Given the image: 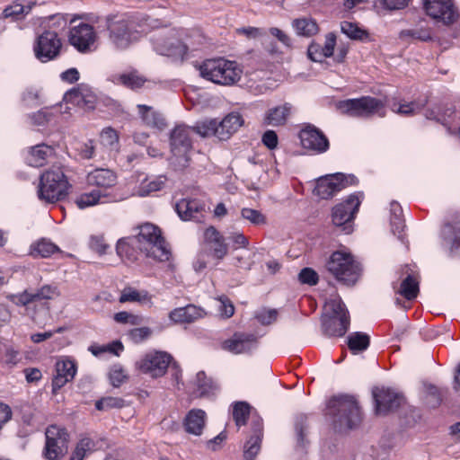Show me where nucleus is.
Returning <instances> with one entry per match:
<instances>
[{"instance_id":"obj_39","label":"nucleus","mask_w":460,"mask_h":460,"mask_svg":"<svg viewBox=\"0 0 460 460\" xmlns=\"http://www.w3.org/2000/svg\"><path fill=\"white\" fill-rule=\"evenodd\" d=\"M106 198V195H102L99 190H93L90 192L82 193L75 199V204L81 209L88 207L94 206L98 203H103L102 199Z\"/></svg>"},{"instance_id":"obj_27","label":"nucleus","mask_w":460,"mask_h":460,"mask_svg":"<svg viewBox=\"0 0 460 460\" xmlns=\"http://www.w3.org/2000/svg\"><path fill=\"white\" fill-rule=\"evenodd\" d=\"M206 423V412L200 409L190 410L185 417L184 428L186 432L200 436Z\"/></svg>"},{"instance_id":"obj_29","label":"nucleus","mask_w":460,"mask_h":460,"mask_svg":"<svg viewBox=\"0 0 460 460\" xmlns=\"http://www.w3.org/2000/svg\"><path fill=\"white\" fill-rule=\"evenodd\" d=\"M166 183V177L164 175L149 176L143 179L135 190V194L139 197H146L161 190Z\"/></svg>"},{"instance_id":"obj_40","label":"nucleus","mask_w":460,"mask_h":460,"mask_svg":"<svg viewBox=\"0 0 460 460\" xmlns=\"http://www.w3.org/2000/svg\"><path fill=\"white\" fill-rule=\"evenodd\" d=\"M293 27L296 33L301 36L310 37L318 31L316 22L310 18L296 19L293 22Z\"/></svg>"},{"instance_id":"obj_25","label":"nucleus","mask_w":460,"mask_h":460,"mask_svg":"<svg viewBox=\"0 0 460 460\" xmlns=\"http://www.w3.org/2000/svg\"><path fill=\"white\" fill-rule=\"evenodd\" d=\"M204 310L194 305L173 309L169 314V318L175 323H190L204 316Z\"/></svg>"},{"instance_id":"obj_2","label":"nucleus","mask_w":460,"mask_h":460,"mask_svg":"<svg viewBox=\"0 0 460 460\" xmlns=\"http://www.w3.org/2000/svg\"><path fill=\"white\" fill-rule=\"evenodd\" d=\"M202 78L220 85H233L242 76L243 69L236 61L224 58L206 59L199 66Z\"/></svg>"},{"instance_id":"obj_4","label":"nucleus","mask_w":460,"mask_h":460,"mask_svg":"<svg viewBox=\"0 0 460 460\" xmlns=\"http://www.w3.org/2000/svg\"><path fill=\"white\" fill-rule=\"evenodd\" d=\"M131 241L137 243V249L147 257L160 261H166L170 259L171 252L162 236L161 230L153 224L141 225L138 234L131 236Z\"/></svg>"},{"instance_id":"obj_3","label":"nucleus","mask_w":460,"mask_h":460,"mask_svg":"<svg viewBox=\"0 0 460 460\" xmlns=\"http://www.w3.org/2000/svg\"><path fill=\"white\" fill-rule=\"evenodd\" d=\"M350 323L349 311L338 295L332 296L324 305L322 328L329 337H342Z\"/></svg>"},{"instance_id":"obj_9","label":"nucleus","mask_w":460,"mask_h":460,"mask_svg":"<svg viewBox=\"0 0 460 460\" xmlns=\"http://www.w3.org/2000/svg\"><path fill=\"white\" fill-rule=\"evenodd\" d=\"M98 35L93 26L80 22L70 28L69 43L80 53H91L98 49Z\"/></svg>"},{"instance_id":"obj_32","label":"nucleus","mask_w":460,"mask_h":460,"mask_svg":"<svg viewBox=\"0 0 460 460\" xmlns=\"http://www.w3.org/2000/svg\"><path fill=\"white\" fill-rule=\"evenodd\" d=\"M54 154L52 146L40 144L33 146L28 156V163L34 167H40L45 164L47 159Z\"/></svg>"},{"instance_id":"obj_10","label":"nucleus","mask_w":460,"mask_h":460,"mask_svg":"<svg viewBox=\"0 0 460 460\" xmlns=\"http://www.w3.org/2000/svg\"><path fill=\"white\" fill-rule=\"evenodd\" d=\"M360 202L358 195L352 194L344 202L337 204L332 208V223L335 226L341 228V232L345 234L352 232V220L358 210Z\"/></svg>"},{"instance_id":"obj_31","label":"nucleus","mask_w":460,"mask_h":460,"mask_svg":"<svg viewBox=\"0 0 460 460\" xmlns=\"http://www.w3.org/2000/svg\"><path fill=\"white\" fill-rule=\"evenodd\" d=\"M138 113L142 121L153 128H163L165 126L163 115L153 109L151 106L138 104Z\"/></svg>"},{"instance_id":"obj_58","label":"nucleus","mask_w":460,"mask_h":460,"mask_svg":"<svg viewBox=\"0 0 460 460\" xmlns=\"http://www.w3.org/2000/svg\"><path fill=\"white\" fill-rule=\"evenodd\" d=\"M306 429H307L306 417H305V416L297 417L296 420V423H295V430H296V437H297V443L300 444L301 446H304V444H305Z\"/></svg>"},{"instance_id":"obj_44","label":"nucleus","mask_w":460,"mask_h":460,"mask_svg":"<svg viewBox=\"0 0 460 460\" xmlns=\"http://www.w3.org/2000/svg\"><path fill=\"white\" fill-rule=\"evenodd\" d=\"M34 293L36 301L38 300H52L60 296L61 293L57 285H43Z\"/></svg>"},{"instance_id":"obj_35","label":"nucleus","mask_w":460,"mask_h":460,"mask_svg":"<svg viewBox=\"0 0 460 460\" xmlns=\"http://www.w3.org/2000/svg\"><path fill=\"white\" fill-rule=\"evenodd\" d=\"M369 342V336L364 332H357L348 336V347L353 354L366 350Z\"/></svg>"},{"instance_id":"obj_8","label":"nucleus","mask_w":460,"mask_h":460,"mask_svg":"<svg viewBox=\"0 0 460 460\" xmlns=\"http://www.w3.org/2000/svg\"><path fill=\"white\" fill-rule=\"evenodd\" d=\"M43 456L46 460H61L67 453L69 434L65 428L50 425L47 428Z\"/></svg>"},{"instance_id":"obj_7","label":"nucleus","mask_w":460,"mask_h":460,"mask_svg":"<svg viewBox=\"0 0 460 460\" xmlns=\"http://www.w3.org/2000/svg\"><path fill=\"white\" fill-rule=\"evenodd\" d=\"M385 102L371 96L347 99L337 103V109L343 114L356 118H368L374 114L385 117Z\"/></svg>"},{"instance_id":"obj_20","label":"nucleus","mask_w":460,"mask_h":460,"mask_svg":"<svg viewBox=\"0 0 460 460\" xmlns=\"http://www.w3.org/2000/svg\"><path fill=\"white\" fill-rule=\"evenodd\" d=\"M96 95L92 89L84 84L67 91L64 95V101L84 111L93 110L96 104Z\"/></svg>"},{"instance_id":"obj_33","label":"nucleus","mask_w":460,"mask_h":460,"mask_svg":"<svg viewBox=\"0 0 460 460\" xmlns=\"http://www.w3.org/2000/svg\"><path fill=\"white\" fill-rule=\"evenodd\" d=\"M154 49L160 55L164 56H175L182 55L186 52V47L181 42L177 41L176 44L172 42L164 41L161 38L153 40Z\"/></svg>"},{"instance_id":"obj_16","label":"nucleus","mask_w":460,"mask_h":460,"mask_svg":"<svg viewBox=\"0 0 460 460\" xmlns=\"http://www.w3.org/2000/svg\"><path fill=\"white\" fill-rule=\"evenodd\" d=\"M110 39L118 49H126L133 41V23L126 18L111 19L108 23Z\"/></svg>"},{"instance_id":"obj_19","label":"nucleus","mask_w":460,"mask_h":460,"mask_svg":"<svg viewBox=\"0 0 460 460\" xmlns=\"http://www.w3.org/2000/svg\"><path fill=\"white\" fill-rule=\"evenodd\" d=\"M301 145L305 149L322 154L328 150L329 140L325 135L312 125L305 127L299 133Z\"/></svg>"},{"instance_id":"obj_17","label":"nucleus","mask_w":460,"mask_h":460,"mask_svg":"<svg viewBox=\"0 0 460 460\" xmlns=\"http://www.w3.org/2000/svg\"><path fill=\"white\" fill-rule=\"evenodd\" d=\"M257 337L249 332H236L221 342V349L232 354L249 353L257 348Z\"/></svg>"},{"instance_id":"obj_11","label":"nucleus","mask_w":460,"mask_h":460,"mask_svg":"<svg viewBox=\"0 0 460 460\" xmlns=\"http://www.w3.org/2000/svg\"><path fill=\"white\" fill-rule=\"evenodd\" d=\"M172 360V357L164 351H150L136 362V367L143 374L153 378L164 376Z\"/></svg>"},{"instance_id":"obj_12","label":"nucleus","mask_w":460,"mask_h":460,"mask_svg":"<svg viewBox=\"0 0 460 460\" xmlns=\"http://www.w3.org/2000/svg\"><path fill=\"white\" fill-rule=\"evenodd\" d=\"M191 133V128L177 125L170 135L171 151L181 166H186L189 161V153L192 148Z\"/></svg>"},{"instance_id":"obj_51","label":"nucleus","mask_w":460,"mask_h":460,"mask_svg":"<svg viewBox=\"0 0 460 460\" xmlns=\"http://www.w3.org/2000/svg\"><path fill=\"white\" fill-rule=\"evenodd\" d=\"M123 349H124V347H123L122 343L119 341H116L107 346H91L89 348V350L94 356H100L101 354H102L106 351H109V352L113 353L118 356L123 350Z\"/></svg>"},{"instance_id":"obj_21","label":"nucleus","mask_w":460,"mask_h":460,"mask_svg":"<svg viewBox=\"0 0 460 460\" xmlns=\"http://www.w3.org/2000/svg\"><path fill=\"white\" fill-rule=\"evenodd\" d=\"M373 397L377 414H385L388 411L398 408L403 401L402 395L389 388L384 387L373 390Z\"/></svg>"},{"instance_id":"obj_63","label":"nucleus","mask_w":460,"mask_h":460,"mask_svg":"<svg viewBox=\"0 0 460 460\" xmlns=\"http://www.w3.org/2000/svg\"><path fill=\"white\" fill-rule=\"evenodd\" d=\"M217 300L220 302V312L221 314L226 316V318H229L233 316L234 314V306L232 304V302L229 300V298L226 296H220L217 297Z\"/></svg>"},{"instance_id":"obj_62","label":"nucleus","mask_w":460,"mask_h":460,"mask_svg":"<svg viewBox=\"0 0 460 460\" xmlns=\"http://www.w3.org/2000/svg\"><path fill=\"white\" fill-rule=\"evenodd\" d=\"M400 37L401 38L411 37L414 39L420 40L422 41H427V40H430V38H431L430 34L428 31L416 30V29L402 31L400 33Z\"/></svg>"},{"instance_id":"obj_37","label":"nucleus","mask_w":460,"mask_h":460,"mask_svg":"<svg viewBox=\"0 0 460 460\" xmlns=\"http://www.w3.org/2000/svg\"><path fill=\"white\" fill-rule=\"evenodd\" d=\"M419 293V280L418 279L409 274L401 284L400 294L407 300H412L417 297Z\"/></svg>"},{"instance_id":"obj_52","label":"nucleus","mask_w":460,"mask_h":460,"mask_svg":"<svg viewBox=\"0 0 460 460\" xmlns=\"http://www.w3.org/2000/svg\"><path fill=\"white\" fill-rule=\"evenodd\" d=\"M234 250L246 248L249 244L248 238L241 232H229L226 236Z\"/></svg>"},{"instance_id":"obj_60","label":"nucleus","mask_w":460,"mask_h":460,"mask_svg":"<svg viewBox=\"0 0 460 460\" xmlns=\"http://www.w3.org/2000/svg\"><path fill=\"white\" fill-rule=\"evenodd\" d=\"M50 117L51 113L47 109L40 110L29 115L31 124L36 126L45 125L50 120Z\"/></svg>"},{"instance_id":"obj_50","label":"nucleus","mask_w":460,"mask_h":460,"mask_svg":"<svg viewBox=\"0 0 460 460\" xmlns=\"http://www.w3.org/2000/svg\"><path fill=\"white\" fill-rule=\"evenodd\" d=\"M341 31L352 40H362L367 36L365 31L350 22H342L341 23Z\"/></svg>"},{"instance_id":"obj_34","label":"nucleus","mask_w":460,"mask_h":460,"mask_svg":"<svg viewBox=\"0 0 460 460\" xmlns=\"http://www.w3.org/2000/svg\"><path fill=\"white\" fill-rule=\"evenodd\" d=\"M387 105L390 107V109L402 116H411L419 112L423 106L425 105V102H397L394 100H387L386 101Z\"/></svg>"},{"instance_id":"obj_49","label":"nucleus","mask_w":460,"mask_h":460,"mask_svg":"<svg viewBox=\"0 0 460 460\" xmlns=\"http://www.w3.org/2000/svg\"><path fill=\"white\" fill-rule=\"evenodd\" d=\"M250 413V406L244 402H238L234 405L233 417L238 427L246 423L247 417Z\"/></svg>"},{"instance_id":"obj_64","label":"nucleus","mask_w":460,"mask_h":460,"mask_svg":"<svg viewBox=\"0 0 460 460\" xmlns=\"http://www.w3.org/2000/svg\"><path fill=\"white\" fill-rule=\"evenodd\" d=\"M261 141L265 146L269 149L272 150L277 147L279 143V138L274 130H267L264 132L261 137Z\"/></svg>"},{"instance_id":"obj_59","label":"nucleus","mask_w":460,"mask_h":460,"mask_svg":"<svg viewBox=\"0 0 460 460\" xmlns=\"http://www.w3.org/2000/svg\"><path fill=\"white\" fill-rule=\"evenodd\" d=\"M29 11H30V7L24 6L23 4H19V3H13L12 5L7 6L4 10V15L6 18H8V17L17 18L18 16H20L22 14L28 13Z\"/></svg>"},{"instance_id":"obj_22","label":"nucleus","mask_w":460,"mask_h":460,"mask_svg":"<svg viewBox=\"0 0 460 460\" xmlns=\"http://www.w3.org/2000/svg\"><path fill=\"white\" fill-rule=\"evenodd\" d=\"M77 367L74 360L62 358L56 363V375L52 380L53 393L62 388L66 384L72 381L76 374Z\"/></svg>"},{"instance_id":"obj_48","label":"nucleus","mask_w":460,"mask_h":460,"mask_svg":"<svg viewBox=\"0 0 460 460\" xmlns=\"http://www.w3.org/2000/svg\"><path fill=\"white\" fill-rule=\"evenodd\" d=\"M123 406L124 400L118 397H103L95 402V408L102 411H107L111 409H119Z\"/></svg>"},{"instance_id":"obj_45","label":"nucleus","mask_w":460,"mask_h":460,"mask_svg":"<svg viewBox=\"0 0 460 460\" xmlns=\"http://www.w3.org/2000/svg\"><path fill=\"white\" fill-rule=\"evenodd\" d=\"M196 385L199 396L208 395L215 388L213 381L203 371L197 374Z\"/></svg>"},{"instance_id":"obj_1","label":"nucleus","mask_w":460,"mask_h":460,"mask_svg":"<svg viewBox=\"0 0 460 460\" xmlns=\"http://www.w3.org/2000/svg\"><path fill=\"white\" fill-rule=\"evenodd\" d=\"M328 415L332 419L335 430L347 431L358 427L361 413L356 399L351 395H340L332 398L327 405Z\"/></svg>"},{"instance_id":"obj_53","label":"nucleus","mask_w":460,"mask_h":460,"mask_svg":"<svg viewBox=\"0 0 460 460\" xmlns=\"http://www.w3.org/2000/svg\"><path fill=\"white\" fill-rule=\"evenodd\" d=\"M109 377L112 386L119 387L126 381L128 376L122 367L115 365L111 367Z\"/></svg>"},{"instance_id":"obj_5","label":"nucleus","mask_w":460,"mask_h":460,"mask_svg":"<svg viewBox=\"0 0 460 460\" xmlns=\"http://www.w3.org/2000/svg\"><path fill=\"white\" fill-rule=\"evenodd\" d=\"M69 183L60 167H52L40 176L38 197L47 203H55L67 195Z\"/></svg>"},{"instance_id":"obj_15","label":"nucleus","mask_w":460,"mask_h":460,"mask_svg":"<svg viewBox=\"0 0 460 460\" xmlns=\"http://www.w3.org/2000/svg\"><path fill=\"white\" fill-rule=\"evenodd\" d=\"M424 9L429 16L445 25L454 23L458 18L452 0H425Z\"/></svg>"},{"instance_id":"obj_13","label":"nucleus","mask_w":460,"mask_h":460,"mask_svg":"<svg viewBox=\"0 0 460 460\" xmlns=\"http://www.w3.org/2000/svg\"><path fill=\"white\" fill-rule=\"evenodd\" d=\"M356 181L357 179L353 175L346 176L341 172L327 174L317 179L314 193L321 199H327L347 186L355 184Z\"/></svg>"},{"instance_id":"obj_61","label":"nucleus","mask_w":460,"mask_h":460,"mask_svg":"<svg viewBox=\"0 0 460 460\" xmlns=\"http://www.w3.org/2000/svg\"><path fill=\"white\" fill-rule=\"evenodd\" d=\"M101 138L103 145L111 147H114L119 140L117 132L112 128L103 129L101 134Z\"/></svg>"},{"instance_id":"obj_42","label":"nucleus","mask_w":460,"mask_h":460,"mask_svg":"<svg viewBox=\"0 0 460 460\" xmlns=\"http://www.w3.org/2000/svg\"><path fill=\"white\" fill-rule=\"evenodd\" d=\"M58 247L52 242L42 239L31 246V254L33 256H40L47 258L58 252Z\"/></svg>"},{"instance_id":"obj_41","label":"nucleus","mask_w":460,"mask_h":460,"mask_svg":"<svg viewBox=\"0 0 460 460\" xmlns=\"http://www.w3.org/2000/svg\"><path fill=\"white\" fill-rule=\"evenodd\" d=\"M191 130L202 137H216L217 119L198 121Z\"/></svg>"},{"instance_id":"obj_6","label":"nucleus","mask_w":460,"mask_h":460,"mask_svg":"<svg viewBox=\"0 0 460 460\" xmlns=\"http://www.w3.org/2000/svg\"><path fill=\"white\" fill-rule=\"evenodd\" d=\"M327 270L340 282L355 284L361 274L360 264L348 252L336 251L326 262Z\"/></svg>"},{"instance_id":"obj_43","label":"nucleus","mask_w":460,"mask_h":460,"mask_svg":"<svg viewBox=\"0 0 460 460\" xmlns=\"http://www.w3.org/2000/svg\"><path fill=\"white\" fill-rule=\"evenodd\" d=\"M241 217L253 226H263L267 224V217L260 210L243 208L241 209Z\"/></svg>"},{"instance_id":"obj_56","label":"nucleus","mask_w":460,"mask_h":460,"mask_svg":"<svg viewBox=\"0 0 460 460\" xmlns=\"http://www.w3.org/2000/svg\"><path fill=\"white\" fill-rule=\"evenodd\" d=\"M298 279L301 283L310 286L316 285L319 280L317 272L311 268H304L299 272Z\"/></svg>"},{"instance_id":"obj_30","label":"nucleus","mask_w":460,"mask_h":460,"mask_svg":"<svg viewBox=\"0 0 460 460\" xmlns=\"http://www.w3.org/2000/svg\"><path fill=\"white\" fill-rule=\"evenodd\" d=\"M109 80L115 84H120L131 90L142 87L146 81V78L141 76L137 71L114 74L109 77Z\"/></svg>"},{"instance_id":"obj_14","label":"nucleus","mask_w":460,"mask_h":460,"mask_svg":"<svg viewBox=\"0 0 460 460\" xmlns=\"http://www.w3.org/2000/svg\"><path fill=\"white\" fill-rule=\"evenodd\" d=\"M62 43L56 31H46L37 37L33 45L34 55L40 62L55 59L60 53Z\"/></svg>"},{"instance_id":"obj_54","label":"nucleus","mask_w":460,"mask_h":460,"mask_svg":"<svg viewBox=\"0 0 460 460\" xmlns=\"http://www.w3.org/2000/svg\"><path fill=\"white\" fill-rule=\"evenodd\" d=\"M114 320L119 323H129L131 325H139L143 321L141 316L126 311L115 314Z\"/></svg>"},{"instance_id":"obj_46","label":"nucleus","mask_w":460,"mask_h":460,"mask_svg":"<svg viewBox=\"0 0 460 460\" xmlns=\"http://www.w3.org/2000/svg\"><path fill=\"white\" fill-rule=\"evenodd\" d=\"M151 298L148 296L146 292H138L136 289L128 288L124 289L122 292L119 302L120 303H126V302H141V303H146L150 302Z\"/></svg>"},{"instance_id":"obj_55","label":"nucleus","mask_w":460,"mask_h":460,"mask_svg":"<svg viewBox=\"0 0 460 460\" xmlns=\"http://www.w3.org/2000/svg\"><path fill=\"white\" fill-rule=\"evenodd\" d=\"M152 334L149 327H139L132 329L128 332V337L134 343H140L148 339Z\"/></svg>"},{"instance_id":"obj_57","label":"nucleus","mask_w":460,"mask_h":460,"mask_svg":"<svg viewBox=\"0 0 460 460\" xmlns=\"http://www.w3.org/2000/svg\"><path fill=\"white\" fill-rule=\"evenodd\" d=\"M278 312L275 309H261L256 313V319L263 325H268L276 321Z\"/></svg>"},{"instance_id":"obj_26","label":"nucleus","mask_w":460,"mask_h":460,"mask_svg":"<svg viewBox=\"0 0 460 460\" xmlns=\"http://www.w3.org/2000/svg\"><path fill=\"white\" fill-rule=\"evenodd\" d=\"M117 176L110 169L96 168L87 173L86 181L89 185L107 189L116 184Z\"/></svg>"},{"instance_id":"obj_23","label":"nucleus","mask_w":460,"mask_h":460,"mask_svg":"<svg viewBox=\"0 0 460 460\" xmlns=\"http://www.w3.org/2000/svg\"><path fill=\"white\" fill-rule=\"evenodd\" d=\"M244 123L238 112H230L220 121L217 119L216 137L219 140H228Z\"/></svg>"},{"instance_id":"obj_28","label":"nucleus","mask_w":460,"mask_h":460,"mask_svg":"<svg viewBox=\"0 0 460 460\" xmlns=\"http://www.w3.org/2000/svg\"><path fill=\"white\" fill-rule=\"evenodd\" d=\"M291 111L292 106L289 103L271 108L265 114L264 123L273 127L282 126L289 118Z\"/></svg>"},{"instance_id":"obj_36","label":"nucleus","mask_w":460,"mask_h":460,"mask_svg":"<svg viewBox=\"0 0 460 460\" xmlns=\"http://www.w3.org/2000/svg\"><path fill=\"white\" fill-rule=\"evenodd\" d=\"M137 244L131 241V237L119 240L116 246L118 255L121 259H127L130 261L137 260Z\"/></svg>"},{"instance_id":"obj_47","label":"nucleus","mask_w":460,"mask_h":460,"mask_svg":"<svg viewBox=\"0 0 460 460\" xmlns=\"http://www.w3.org/2000/svg\"><path fill=\"white\" fill-rule=\"evenodd\" d=\"M261 435L255 434L252 436L244 446L243 456L246 460H253L261 448Z\"/></svg>"},{"instance_id":"obj_24","label":"nucleus","mask_w":460,"mask_h":460,"mask_svg":"<svg viewBox=\"0 0 460 460\" xmlns=\"http://www.w3.org/2000/svg\"><path fill=\"white\" fill-rule=\"evenodd\" d=\"M175 209L182 220L199 221L203 217L204 205L197 199H182L176 203Z\"/></svg>"},{"instance_id":"obj_18","label":"nucleus","mask_w":460,"mask_h":460,"mask_svg":"<svg viewBox=\"0 0 460 460\" xmlns=\"http://www.w3.org/2000/svg\"><path fill=\"white\" fill-rule=\"evenodd\" d=\"M226 240V237L214 226L208 227L204 232L205 252L218 261H222L228 252V244Z\"/></svg>"},{"instance_id":"obj_38","label":"nucleus","mask_w":460,"mask_h":460,"mask_svg":"<svg viewBox=\"0 0 460 460\" xmlns=\"http://www.w3.org/2000/svg\"><path fill=\"white\" fill-rule=\"evenodd\" d=\"M442 234L452 250L460 249V221L455 225L447 224L443 228Z\"/></svg>"}]
</instances>
